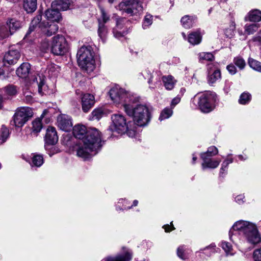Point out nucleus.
<instances>
[{
    "mask_svg": "<svg viewBox=\"0 0 261 261\" xmlns=\"http://www.w3.org/2000/svg\"><path fill=\"white\" fill-rule=\"evenodd\" d=\"M73 134L76 138L82 140L76 154L84 160L95 155L101 147V135L96 128L87 130L85 125L78 124L73 127Z\"/></svg>",
    "mask_w": 261,
    "mask_h": 261,
    "instance_id": "f257e3e1",
    "label": "nucleus"
},
{
    "mask_svg": "<svg viewBox=\"0 0 261 261\" xmlns=\"http://www.w3.org/2000/svg\"><path fill=\"white\" fill-rule=\"evenodd\" d=\"M229 237L236 245L245 241L251 245H256L261 241L255 224L244 220L238 221L232 225L229 230Z\"/></svg>",
    "mask_w": 261,
    "mask_h": 261,
    "instance_id": "f03ea898",
    "label": "nucleus"
},
{
    "mask_svg": "<svg viewBox=\"0 0 261 261\" xmlns=\"http://www.w3.org/2000/svg\"><path fill=\"white\" fill-rule=\"evenodd\" d=\"M131 103L124 105L125 112L128 116L133 117L134 121L137 125L145 126L150 120L148 108L143 105H138L134 107Z\"/></svg>",
    "mask_w": 261,
    "mask_h": 261,
    "instance_id": "7ed1b4c3",
    "label": "nucleus"
},
{
    "mask_svg": "<svg viewBox=\"0 0 261 261\" xmlns=\"http://www.w3.org/2000/svg\"><path fill=\"white\" fill-rule=\"evenodd\" d=\"M94 53L90 46H82L77 53L79 66L88 73L92 72L95 69Z\"/></svg>",
    "mask_w": 261,
    "mask_h": 261,
    "instance_id": "20e7f679",
    "label": "nucleus"
},
{
    "mask_svg": "<svg viewBox=\"0 0 261 261\" xmlns=\"http://www.w3.org/2000/svg\"><path fill=\"white\" fill-rule=\"evenodd\" d=\"M216 100L217 95L215 93L207 92L200 95H195L192 99L191 103L201 112L209 113L214 109Z\"/></svg>",
    "mask_w": 261,
    "mask_h": 261,
    "instance_id": "39448f33",
    "label": "nucleus"
},
{
    "mask_svg": "<svg viewBox=\"0 0 261 261\" xmlns=\"http://www.w3.org/2000/svg\"><path fill=\"white\" fill-rule=\"evenodd\" d=\"M110 96L113 102L116 104H129L134 103L135 98L133 95L126 92L124 89L118 87L111 88L109 91Z\"/></svg>",
    "mask_w": 261,
    "mask_h": 261,
    "instance_id": "423d86ee",
    "label": "nucleus"
},
{
    "mask_svg": "<svg viewBox=\"0 0 261 261\" xmlns=\"http://www.w3.org/2000/svg\"><path fill=\"white\" fill-rule=\"evenodd\" d=\"M33 116L32 110L29 107L18 109L13 116V124L16 127H22Z\"/></svg>",
    "mask_w": 261,
    "mask_h": 261,
    "instance_id": "0eeeda50",
    "label": "nucleus"
},
{
    "mask_svg": "<svg viewBox=\"0 0 261 261\" xmlns=\"http://www.w3.org/2000/svg\"><path fill=\"white\" fill-rule=\"evenodd\" d=\"M112 123L110 129L113 132L123 134L128 130V126L125 117L121 114H114L111 117Z\"/></svg>",
    "mask_w": 261,
    "mask_h": 261,
    "instance_id": "6e6552de",
    "label": "nucleus"
},
{
    "mask_svg": "<svg viewBox=\"0 0 261 261\" xmlns=\"http://www.w3.org/2000/svg\"><path fill=\"white\" fill-rule=\"evenodd\" d=\"M51 50L57 56H62L68 50V44L65 37L58 35L53 38Z\"/></svg>",
    "mask_w": 261,
    "mask_h": 261,
    "instance_id": "1a4fd4ad",
    "label": "nucleus"
},
{
    "mask_svg": "<svg viewBox=\"0 0 261 261\" xmlns=\"http://www.w3.org/2000/svg\"><path fill=\"white\" fill-rule=\"evenodd\" d=\"M117 9L130 15L143 11L142 4L135 0H125L119 4Z\"/></svg>",
    "mask_w": 261,
    "mask_h": 261,
    "instance_id": "9d476101",
    "label": "nucleus"
},
{
    "mask_svg": "<svg viewBox=\"0 0 261 261\" xmlns=\"http://www.w3.org/2000/svg\"><path fill=\"white\" fill-rule=\"evenodd\" d=\"M112 19L116 21V27L113 29V33L115 38H119L124 36L127 33V25L128 21L124 18H118L116 16H114Z\"/></svg>",
    "mask_w": 261,
    "mask_h": 261,
    "instance_id": "9b49d317",
    "label": "nucleus"
},
{
    "mask_svg": "<svg viewBox=\"0 0 261 261\" xmlns=\"http://www.w3.org/2000/svg\"><path fill=\"white\" fill-rule=\"evenodd\" d=\"M45 142V147L46 150L50 149V146L56 144L58 141V136L56 129L53 126H49L44 137Z\"/></svg>",
    "mask_w": 261,
    "mask_h": 261,
    "instance_id": "f8f14e48",
    "label": "nucleus"
},
{
    "mask_svg": "<svg viewBox=\"0 0 261 261\" xmlns=\"http://www.w3.org/2000/svg\"><path fill=\"white\" fill-rule=\"evenodd\" d=\"M31 84L34 86H37L38 93L41 95L45 94L47 90V86L45 84V76L39 74L34 75L31 80Z\"/></svg>",
    "mask_w": 261,
    "mask_h": 261,
    "instance_id": "ddd939ff",
    "label": "nucleus"
},
{
    "mask_svg": "<svg viewBox=\"0 0 261 261\" xmlns=\"http://www.w3.org/2000/svg\"><path fill=\"white\" fill-rule=\"evenodd\" d=\"M57 123L60 129L65 132L70 130L72 126L71 117L65 114L58 116Z\"/></svg>",
    "mask_w": 261,
    "mask_h": 261,
    "instance_id": "4468645a",
    "label": "nucleus"
},
{
    "mask_svg": "<svg viewBox=\"0 0 261 261\" xmlns=\"http://www.w3.org/2000/svg\"><path fill=\"white\" fill-rule=\"evenodd\" d=\"M20 57L19 51L16 49L12 48L6 53L4 57V61L10 65L17 63Z\"/></svg>",
    "mask_w": 261,
    "mask_h": 261,
    "instance_id": "2eb2a0df",
    "label": "nucleus"
},
{
    "mask_svg": "<svg viewBox=\"0 0 261 261\" xmlns=\"http://www.w3.org/2000/svg\"><path fill=\"white\" fill-rule=\"evenodd\" d=\"M200 156L203 161L201 164L203 170L206 168L215 169L216 168L221 162L220 160H217L205 156L204 154H200Z\"/></svg>",
    "mask_w": 261,
    "mask_h": 261,
    "instance_id": "dca6fc26",
    "label": "nucleus"
},
{
    "mask_svg": "<svg viewBox=\"0 0 261 261\" xmlns=\"http://www.w3.org/2000/svg\"><path fill=\"white\" fill-rule=\"evenodd\" d=\"M95 103L94 96L90 94H85L82 98V110L84 112H88Z\"/></svg>",
    "mask_w": 261,
    "mask_h": 261,
    "instance_id": "f3484780",
    "label": "nucleus"
},
{
    "mask_svg": "<svg viewBox=\"0 0 261 261\" xmlns=\"http://www.w3.org/2000/svg\"><path fill=\"white\" fill-rule=\"evenodd\" d=\"M41 31L47 36H50L58 30V25L54 22H42L39 25Z\"/></svg>",
    "mask_w": 261,
    "mask_h": 261,
    "instance_id": "a211bd4d",
    "label": "nucleus"
},
{
    "mask_svg": "<svg viewBox=\"0 0 261 261\" xmlns=\"http://www.w3.org/2000/svg\"><path fill=\"white\" fill-rule=\"evenodd\" d=\"M132 258V253L127 250L124 254L116 256H107L101 261H130Z\"/></svg>",
    "mask_w": 261,
    "mask_h": 261,
    "instance_id": "6ab92c4d",
    "label": "nucleus"
},
{
    "mask_svg": "<svg viewBox=\"0 0 261 261\" xmlns=\"http://www.w3.org/2000/svg\"><path fill=\"white\" fill-rule=\"evenodd\" d=\"M45 15L48 20L54 22L59 21L61 18L60 12L55 8H52L47 9L45 12Z\"/></svg>",
    "mask_w": 261,
    "mask_h": 261,
    "instance_id": "aec40b11",
    "label": "nucleus"
},
{
    "mask_svg": "<svg viewBox=\"0 0 261 261\" xmlns=\"http://www.w3.org/2000/svg\"><path fill=\"white\" fill-rule=\"evenodd\" d=\"M71 5L70 0H55L51 4L52 8L59 11H66L69 8Z\"/></svg>",
    "mask_w": 261,
    "mask_h": 261,
    "instance_id": "412c9836",
    "label": "nucleus"
},
{
    "mask_svg": "<svg viewBox=\"0 0 261 261\" xmlns=\"http://www.w3.org/2000/svg\"><path fill=\"white\" fill-rule=\"evenodd\" d=\"M245 21L259 22L261 20V11L258 9L252 10L245 17Z\"/></svg>",
    "mask_w": 261,
    "mask_h": 261,
    "instance_id": "4be33fe9",
    "label": "nucleus"
},
{
    "mask_svg": "<svg viewBox=\"0 0 261 261\" xmlns=\"http://www.w3.org/2000/svg\"><path fill=\"white\" fill-rule=\"evenodd\" d=\"M1 92L5 98H9L16 94L17 90L16 86L9 85L3 88L1 90Z\"/></svg>",
    "mask_w": 261,
    "mask_h": 261,
    "instance_id": "5701e85b",
    "label": "nucleus"
},
{
    "mask_svg": "<svg viewBox=\"0 0 261 261\" xmlns=\"http://www.w3.org/2000/svg\"><path fill=\"white\" fill-rule=\"evenodd\" d=\"M7 25L9 28L10 34H13L21 27L22 23L15 18H9L7 21Z\"/></svg>",
    "mask_w": 261,
    "mask_h": 261,
    "instance_id": "b1692460",
    "label": "nucleus"
},
{
    "mask_svg": "<svg viewBox=\"0 0 261 261\" xmlns=\"http://www.w3.org/2000/svg\"><path fill=\"white\" fill-rule=\"evenodd\" d=\"M30 64L28 63H23L16 70L17 75L20 77H26L30 70Z\"/></svg>",
    "mask_w": 261,
    "mask_h": 261,
    "instance_id": "393cba45",
    "label": "nucleus"
},
{
    "mask_svg": "<svg viewBox=\"0 0 261 261\" xmlns=\"http://www.w3.org/2000/svg\"><path fill=\"white\" fill-rule=\"evenodd\" d=\"M37 0H23V7L28 13H32L37 9Z\"/></svg>",
    "mask_w": 261,
    "mask_h": 261,
    "instance_id": "a878e982",
    "label": "nucleus"
},
{
    "mask_svg": "<svg viewBox=\"0 0 261 261\" xmlns=\"http://www.w3.org/2000/svg\"><path fill=\"white\" fill-rule=\"evenodd\" d=\"M162 81L165 88L168 90H172L176 83V80L170 75L163 76Z\"/></svg>",
    "mask_w": 261,
    "mask_h": 261,
    "instance_id": "bb28decb",
    "label": "nucleus"
},
{
    "mask_svg": "<svg viewBox=\"0 0 261 261\" xmlns=\"http://www.w3.org/2000/svg\"><path fill=\"white\" fill-rule=\"evenodd\" d=\"M196 19L195 16L185 15L181 18L180 21L185 28L189 29L193 26Z\"/></svg>",
    "mask_w": 261,
    "mask_h": 261,
    "instance_id": "cd10ccee",
    "label": "nucleus"
},
{
    "mask_svg": "<svg viewBox=\"0 0 261 261\" xmlns=\"http://www.w3.org/2000/svg\"><path fill=\"white\" fill-rule=\"evenodd\" d=\"M202 36L200 32L196 31L189 34L188 36V41L192 45H197L200 43Z\"/></svg>",
    "mask_w": 261,
    "mask_h": 261,
    "instance_id": "c85d7f7f",
    "label": "nucleus"
},
{
    "mask_svg": "<svg viewBox=\"0 0 261 261\" xmlns=\"http://www.w3.org/2000/svg\"><path fill=\"white\" fill-rule=\"evenodd\" d=\"M32 127L31 134L35 136H37L38 134L42 128L41 120L40 118H37L32 122Z\"/></svg>",
    "mask_w": 261,
    "mask_h": 261,
    "instance_id": "c756f323",
    "label": "nucleus"
},
{
    "mask_svg": "<svg viewBox=\"0 0 261 261\" xmlns=\"http://www.w3.org/2000/svg\"><path fill=\"white\" fill-rule=\"evenodd\" d=\"M220 246L225 251L226 255H233L234 254L235 252L230 243L225 241H222L220 244Z\"/></svg>",
    "mask_w": 261,
    "mask_h": 261,
    "instance_id": "7c9ffc66",
    "label": "nucleus"
},
{
    "mask_svg": "<svg viewBox=\"0 0 261 261\" xmlns=\"http://www.w3.org/2000/svg\"><path fill=\"white\" fill-rule=\"evenodd\" d=\"M221 72L220 70L217 69L214 70L213 73H209L207 81L209 84L213 85L217 81L221 79Z\"/></svg>",
    "mask_w": 261,
    "mask_h": 261,
    "instance_id": "2f4dec72",
    "label": "nucleus"
},
{
    "mask_svg": "<svg viewBox=\"0 0 261 261\" xmlns=\"http://www.w3.org/2000/svg\"><path fill=\"white\" fill-rule=\"evenodd\" d=\"M99 25L98 34L99 38L103 42L105 41L108 33L107 28L105 24L102 23L100 19H98Z\"/></svg>",
    "mask_w": 261,
    "mask_h": 261,
    "instance_id": "473e14b6",
    "label": "nucleus"
},
{
    "mask_svg": "<svg viewBox=\"0 0 261 261\" xmlns=\"http://www.w3.org/2000/svg\"><path fill=\"white\" fill-rule=\"evenodd\" d=\"M259 27L258 23H247L244 26V32L247 35H251L256 32Z\"/></svg>",
    "mask_w": 261,
    "mask_h": 261,
    "instance_id": "72a5a7b5",
    "label": "nucleus"
},
{
    "mask_svg": "<svg viewBox=\"0 0 261 261\" xmlns=\"http://www.w3.org/2000/svg\"><path fill=\"white\" fill-rule=\"evenodd\" d=\"M148 83L150 88L154 89L160 84V79L156 73L152 74L150 75L148 80Z\"/></svg>",
    "mask_w": 261,
    "mask_h": 261,
    "instance_id": "f704fd0d",
    "label": "nucleus"
},
{
    "mask_svg": "<svg viewBox=\"0 0 261 261\" xmlns=\"http://www.w3.org/2000/svg\"><path fill=\"white\" fill-rule=\"evenodd\" d=\"M190 251L184 246L179 247L177 250V254L181 259L185 260L188 258Z\"/></svg>",
    "mask_w": 261,
    "mask_h": 261,
    "instance_id": "c9c22d12",
    "label": "nucleus"
},
{
    "mask_svg": "<svg viewBox=\"0 0 261 261\" xmlns=\"http://www.w3.org/2000/svg\"><path fill=\"white\" fill-rule=\"evenodd\" d=\"M41 19V16L38 15L33 18L31 22L30 26L29 29L28 33H31L32 32L34 31L38 27V24L40 25V22ZM39 28V26H38Z\"/></svg>",
    "mask_w": 261,
    "mask_h": 261,
    "instance_id": "e433bc0d",
    "label": "nucleus"
},
{
    "mask_svg": "<svg viewBox=\"0 0 261 261\" xmlns=\"http://www.w3.org/2000/svg\"><path fill=\"white\" fill-rule=\"evenodd\" d=\"M9 136V130L6 126L3 125L0 130V144H3Z\"/></svg>",
    "mask_w": 261,
    "mask_h": 261,
    "instance_id": "4c0bfd02",
    "label": "nucleus"
},
{
    "mask_svg": "<svg viewBox=\"0 0 261 261\" xmlns=\"http://www.w3.org/2000/svg\"><path fill=\"white\" fill-rule=\"evenodd\" d=\"M248 64L253 70L261 72V63L252 58L248 59Z\"/></svg>",
    "mask_w": 261,
    "mask_h": 261,
    "instance_id": "58836bf2",
    "label": "nucleus"
},
{
    "mask_svg": "<svg viewBox=\"0 0 261 261\" xmlns=\"http://www.w3.org/2000/svg\"><path fill=\"white\" fill-rule=\"evenodd\" d=\"M43 163V158L41 155H34L32 158L31 165L36 167H40Z\"/></svg>",
    "mask_w": 261,
    "mask_h": 261,
    "instance_id": "ea45409f",
    "label": "nucleus"
},
{
    "mask_svg": "<svg viewBox=\"0 0 261 261\" xmlns=\"http://www.w3.org/2000/svg\"><path fill=\"white\" fill-rule=\"evenodd\" d=\"M173 114V110L171 108H166L161 112L159 120L162 121L164 119L169 118Z\"/></svg>",
    "mask_w": 261,
    "mask_h": 261,
    "instance_id": "a19ab883",
    "label": "nucleus"
},
{
    "mask_svg": "<svg viewBox=\"0 0 261 261\" xmlns=\"http://www.w3.org/2000/svg\"><path fill=\"white\" fill-rule=\"evenodd\" d=\"M234 64L237 66L241 70L243 69L245 66L246 63L245 60L240 56H238L233 59Z\"/></svg>",
    "mask_w": 261,
    "mask_h": 261,
    "instance_id": "79ce46f5",
    "label": "nucleus"
},
{
    "mask_svg": "<svg viewBox=\"0 0 261 261\" xmlns=\"http://www.w3.org/2000/svg\"><path fill=\"white\" fill-rule=\"evenodd\" d=\"M153 16L149 14H147L144 19L142 27L144 29L148 28L152 23Z\"/></svg>",
    "mask_w": 261,
    "mask_h": 261,
    "instance_id": "37998d69",
    "label": "nucleus"
},
{
    "mask_svg": "<svg viewBox=\"0 0 261 261\" xmlns=\"http://www.w3.org/2000/svg\"><path fill=\"white\" fill-rule=\"evenodd\" d=\"M198 58L200 61H212L214 56L211 53H200L198 54Z\"/></svg>",
    "mask_w": 261,
    "mask_h": 261,
    "instance_id": "c03bdc74",
    "label": "nucleus"
},
{
    "mask_svg": "<svg viewBox=\"0 0 261 261\" xmlns=\"http://www.w3.org/2000/svg\"><path fill=\"white\" fill-rule=\"evenodd\" d=\"M218 153V150L215 146H211L208 148L207 150L205 152H203L201 154H204L205 156L208 158H211L217 154Z\"/></svg>",
    "mask_w": 261,
    "mask_h": 261,
    "instance_id": "a18cd8bd",
    "label": "nucleus"
},
{
    "mask_svg": "<svg viewBox=\"0 0 261 261\" xmlns=\"http://www.w3.org/2000/svg\"><path fill=\"white\" fill-rule=\"evenodd\" d=\"M251 99V95L248 93H242L239 99V102L242 105H245L248 103Z\"/></svg>",
    "mask_w": 261,
    "mask_h": 261,
    "instance_id": "49530a36",
    "label": "nucleus"
},
{
    "mask_svg": "<svg viewBox=\"0 0 261 261\" xmlns=\"http://www.w3.org/2000/svg\"><path fill=\"white\" fill-rule=\"evenodd\" d=\"M104 113L101 109H95L92 112V119L99 120L103 115Z\"/></svg>",
    "mask_w": 261,
    "mask_h": 261,
    "instance_id": "de8ad7c7",
    "label": "nucleus"
},
{
    "mask_svg": "<svg viewBox=\"0 0 261 261\" xmlns=\"http://www.w3.org/2000/svg\"><path fill=\"white\" fill-rule=\"evenodd\" d=\"M12 35L10 34V30L8 31L7 27L5 25L0 26V38L4 39L8 37L10 35Z\"/></svg>",
    "mask_w": 261,
    "mask_h": 261,
    "instance_id": "09e8293b",
    "label": "nucleus"
},
{
    "mask_svg": "<svg viewBox=\"0 0 261 261\" xmlns=\"http://www.w3.org/2000/svg\"><path fill=\"white\" fill-rule=\"evenodd\" d=\"M59 67L56 65H50L48 69V73L52 76H57L59 72Z\"/></svg>",
    "mask_w": 261,
    "mask_h": 261,
    "instance_id": "8fccbe9b",
    "label": "nucleus"
},
{
    "mask_svg": "<svg viewBox=\"0 0 261 261\" xmlns=\"http://www.w3.org/2000/svg\"><path fill=\"white\" fill-rule=\"evenodd\" d=\"M99 8L101 12V16L102 20V23L105 24L110 20V16L106 13L105 9L102 7L99 6Z\"/></svg>",
    "mask_w": 261,
    "mask_h": 261,
    "instance_id": "3c124183",
    "label": "nucleus"
},
{
    "mask_svg": "<svg viewBox=\"0 0 261 261\" xmlns=\"http://www.w3.org/2000/svg\"><path fill=\"white\" fill-rule=\"evenodd\" d=\"M253 259L254 261H261V247L254 250Z\"/></svg>",
    "mask_w": 261,
    "mask_h": 261,
    "instance_id": "603ef678",
    "label": "nucleus"
},
{
    "mask_svg": "<svg viewBox=\"0 0 261 261\" xmlns=\"http://www.w3.org/2000/svg\"><path fill=\"white\" fill-rule=\"evenodd\" d=\"M204 250L205 251V252H204L205 254L207 253V251H210V253H214L216 252V246L214 244H212L205 248Z\"/></svg>",
    "mask_w": 261,
    "mask_h": 261,
    "instance_id": "864d4df0",
    "label": "nucleus"
},
{
    "mask_svg": "<svg viewBox=\"0 0 261 261\" xmlns=\"http://www.w3.org/2000/svg\"><path fill=\"white\" fill-rule=\"evenodd\" d=\"M49 44L48 41H44L40 45V49L43 52H46L49 49Z\"/></svg>",
    "mask_w": 261,
    "mask_h": 261,
    "instance_id": "5fc2aeb1",
    "label": "nucleus"
},
{
    "mask_svg": "<svg viewBox=\"0 0 261 261\" xmlns=\"http://www.w3.org/2000/svg\"><path fill=\"white\" fill-rule=\"evenodd\" d=\"M23 94L25 96V100L27 102L30 103L33 101V96L31 92L25 91L23 92Z\"/></svg>",
    "mask_w": 261,
    "mask_h": 261,
    "instance_id": "6e6d98bb",
    "label": "nucleus"
},
{
    "mask_svg": "<svg viewBox=\"0 0 261 261\" xmlns=\"http://www.w3.org/2000/svg\"><path fill=\"white\" fill-rule=\"evenodd\" d=\"M128 201L125 199H121L118 201V204H122L123 208L124 210L129 209L130 207L128 205Z\"/></svg>",
    "mask_w": 261,
    "mask_h": 261,
    "instance_id": "4d7b16f0",
    "label": "nucleus"
},
{
    "mask_svg": "<svg viewBox=\"0 0 261 261\" xmlns=\"http://www.w3.org/2000/svg\"><path fill=\"white\" fill-rule=\"evenodd\" d=\"M180 99H181L180 96H179V95H178L176 97H175V98H174L172 100L171 102V108L173 109L175 107V106L180 101Z\"/></svg>",
    "mask_w": 261,
    "mask_h": 261,
    "instance_id": "13d9d810",
    "label": "nucleus"
},
{
    "mask_svg": "<svg viewBox=\"0 0 261 261\" xmlns=\"http://www.w3.org/2000/svg\"><path fill=\"white\" fill-rule=\"evenodd\" d=\"M227 69L231 74H234L237 72V69L236 67L232 64H229L227 66Z\"/></svg>",
    "mask_w": 261,
    "mask_h": 261,
    "instance_id": "bf43d9fd",
    "label": "nucleus"
},
{
    "mask_svg": "<svg viewBox=\"0 0 261 261\" xmlns=\"http://www.w3.org/2000/svg\"><path fill=\"white\" fill-rule=\"evenodd\" d=\"M231 154H228L225 159V160L223 162V166H228V165L233 162V158L231 157Z\"/></svg>",
    "mask_w": 261,
    "mask_h": 261,
    "instance_id": "052dcab7",
    "label": "nucleus"
},
{
    "mask_svg": "<svg viewBox=\"0 0 261 261\" xmlns=\"http://www.w3.org/2000/svg\"><path fill=\"white\" fill-rule=\"evenodd\" d=\"M245 196L243 195H239L235 197V200L239 204H241L244 202Z\"/></svg>",
    "mask_w": 261,
    "mask_h": 261,
    "instance_id": "680f3d73",
    "label": "nucleus"
},
{
    "mask_svg": "<svg viewBox=\"0 0 261 261\" xmlns=\"http://www.w3.org/2000/svg\"><path fill=\"white\" fill-rule=\"evenodd\" d=\"M228 166H223V163H222L221 165V168H220V175L221 176H223L224 175H225L227 172V169Z\"/></svg>",
    "mask_w": 261,
    "mask_h": 261,
    "instance_id": "e2e57ef3",
    "label": "nucleus"
},
{
    "mask_svg": "<svg viewBox=\"0 0 261 261\" xmlns=\"http://www.w3.org/2000/svg\"><path fill=\"white\" fill-rule=\"evenodd\" d=\"M163 228H164L166 232H169L172 230H173L175 229L172 223H171V225H165L163 226Z\"/></svg>",
    "mask_w": 261,
    "mask_h": 261,
    "instance_id": "0e129e2a",
    "label": "nucleus"
},
{
    "mask_svg": "<svg viewBox=\"0 0 261 261\" xmlns=\"http://www.w3.org/2000/svg\"><path fill=\"white\" fill-rule=\"evenodd\" d=\"M197 156L196 154H193V158H192V163L195 164L196 162V161L197 160Z\"/></svg>",
    "mask_w": 261,
    "mask_h": 261,
    "instance_id": "69168bd1",
    "label": "nucleus"
},
{
    "mask_svg": "<svg viewBox=\"0 0 261 261\" xmlns=\"http://www.w3.org/2000/svg\"><path fill=\"white\" fill-rule=\"evenodd\" d=\"M238 157L240 160L242 161L245 160L247 158L246 156L244 157L242 155H239Z\"/></svg>",
    "mask_w": 261,
    "mask_h": 261,
    "instance_id": "338daca9",
    "label": "nucleus"
},
{
    "mask_svg": "<svg viewBox=\"0 0 261 261\" xmlns=\"http://www.w3.org/2000/svg\"><path fill=\"white\" fill-rule=\"evenodd\" d=\"M230 89H229V85H228V87H226V85L225 86L224 88V91L225 92V93H228Z\"/></svg>",
    "mask_w": 261,
    "mask_h": 261,
    "instance_id": "774afa93",
    "label": "nucleus"
}]
</instances>
